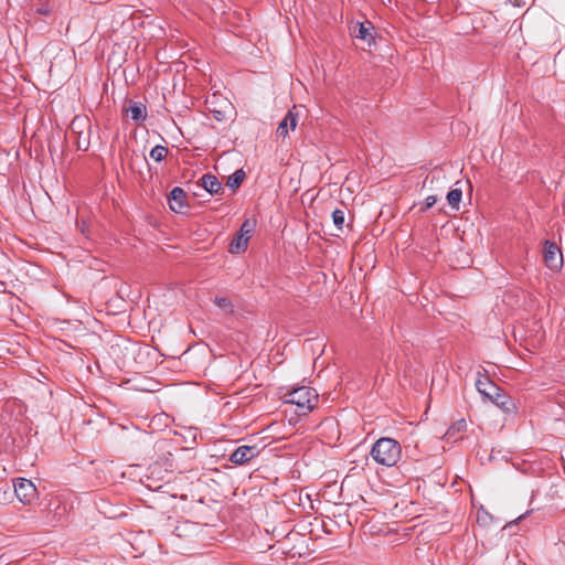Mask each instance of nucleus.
Returning a JSON list of instances; mask_svg holds the SVG:
<instances>
[{
	"mask_svg": "<svg viewBox=\"0 0 565 565\" xmlns=\"http://www.w3.org/2000/svg\"><path fill=\"white\" fill-rule=\"evenodd\" d=\"M200 185L210 194H218L223 189L218 179L211 173L202 175L200 179Z\"/></svg>",
	"mask_w": 565,
	"mask_h": 565,
	"instance_id": "obj_9",
	"label": "nucleus"
},
{
	"mask_svg": "<svg viewBox=\"0 0 565 565\" xmlns=\"http://www.w3.org/2000/svg\"><path fill=\"white\" fill-rule=\"evenodd\" d=\"M214 117H215V119H217V120H222V119H223V114H222V111H214Z\"/></svg>",
	"mask_w": 565,
	"mask_h": 565,
	"instance_id": "obj_23",
	"label": "nucleus"
},
{
	"mask_svg": "<svg viewBox=\"0 0 565 565\" xmlns=\"http://www.w3.org/2000/svg\"><path fill=\"white\" fill-rule=\"evenodd\" d=\"M462 192L460 189H452L447 194L448 204L456 210H459Z\"/></svg>",
	"mask_w": 565,
	"mask_h": 565,
	"instance_id": "obj_15",
	"label": "nucleus"
},
{
	"mask_svg": "<svg viewBox=\"0 0 565 565\" xmlns=\"http://www.w3.org/2000/svg\"><path fill=\"white\" fill-rule=\"evenodd\" d=\"M437 202V196L436 195H429L426 198L425 200V210L427 209H430L431 206H434Z\"/></svg>",
	"mask_w": 565,
	"mask_h": 565,
	"instance_id": "obj_20",
	"label": "nucleus"
},
{
	"mask_svg": "<svg viewBox=\"0 0 565 565\" xmlns=\"http://www.w3.org/2000/svg\"><path fill=\"white\" fill-rule=\"evenodd\" d=\"M38 12L43 14V15H46V14L50 13V9L46 8V7H43V8L38 9Z\"/></svg>",
	"mask_w": 565,
	"mask_h": 565,
	"instance_id": "obj_22",
	"label": "nucleus"
},
{
	"mask_svg": "<svg viewBox=\"0 0 565 565\" xmlns=\"http://www.w3.org/2000/svg\"><path fill=\"white\" fill-rule=\"evenodd\" d=\"M244 179L245 172L242 169L236 170L232 175L228 177L226 185L230 186L233 191H235L241 186Z\"/></svg>",
	"mask_w": 565,
	"mask_h": 565,
	"instance_id": "obj_14",
	"label": "nucleus"
},
{
	"mask_svg": "<svg viewBox=\"0 0 565 565\" xmlns=\"http://www.w3.org/2000/svg\"><path fill=\"white\" fill-rule=\"evenodd\" d=\"M9 489L0 487V503H4L9 498Z\"/></svg>",
	"mask_w": 565,
	"mask_h": 565,
	"instance_id": "obj_21",
	"label": "nucleus"
},
{
	"mask_svg": "<svg viewBox=\"0 0 565 565\" xmlns=\"http://www.w3.org/2000/svg\"><path fill=\"white\" fill-rule=\"evenodd\" d=\"M476 387L480 394H482L486 398H488L498 407H507V396L502 393V390L497 384H494L488 376L478 379L476 381Z\"/></svg>",
	"mask_w": 565,
	"mask_h": 565,
	"instance_id": "obj_3",
	"label": "nucleus"
},
{
	"mask_svg": "<svg viewBox=\"0 0 565 565\" xmlns=\"http://www.w3.org/2000/svg\"><path fill=\"white\" fill-rule=\"evenodd\" d=\"M169 206L175 213H183L184 209L188 206L186 194L183 189L177 186L170 192Z\"/></svg>",
	"mask_w": 565,
	"mask_h": 565,
	"instance_id": "obj_7",
	"label": "nucleus"
},
{
	"mask_svg": "<svg viewBox=\"0 0 565 565\" xmlns=\"http://www.w3.org/2000/svg\"><path fill=\"white\" fill-rule=\"evenodd\" d=\"M17 498L23 504H32L38 499V490L31 480L19 478L13 482Z\"/></svg>",
	"mask_w": 565,
	"mask_h": 565,
	"instance_id": "obj_4",
	"label": "nucleus"
},
{
	"mask_svg": "<svg viewBox=\"0 0 565 565\" xmlns=\"http://www.w3.org/2000/svg\"><path fill=\"white\" fill-rule=\"evenodd\" d=\"M78 147L82 148L83 150H87V145L82 147L81 143H79Z\"/></svg>",
	"mask_w": 565,
	"mask_h": 565,
	"instance_id": "obj_26",
	"label": "nucleus"
},
{
	"mask_svg": "<svg viewBox=\"0 0 565 565\" xmlns=\"http://www.w3.org/2000/svg\"><path fill=\"white\" fill-rule=\"evenodd\" d=\"M259 454L256 446H239L230 457L235 465H244L255 458Z\"/></svg>",
	"mask_w": 565,
	"mask_h": 565,
	"instance_id": "obj_6",
	"label": "nucleus"
},
{
	"mask_svg": "<svg viewBox=\"0 0 565 565\" xmlns=\"http://www.w3.org/2000/svg\"><path fill=\"white\" fill-rule=\"evenodd\" d=\"M168 148L163 146H156L150 151V157L156 161H161L167 157Z\"/></svg>",
	"mask_w": 565,
	"mask_h": 565,
	"instance_id": "obj_18",
	"label": "nucleus"
},
{
	"mask_svg": "<svg viewBox=\"0 0 565 565\" xmlns=\"http://www.w3.org/2000/svg\"><path fill=\"white\" fill-rule=\"evenodd\" d=\"M524 518V514L520 515L515 521L514 523H516L519 520L523 519Z\"/></svg>",
	"mask_w": 565,
	"mask_h": 565,
	"instance_id": "obj_25",
	"label": "nucleus"
},
{
	"mask_svg": "<svg viewBox=\"0 0 565 565\" xmlns=\"http://www.w3.org/2000/svg\"><path fill=\"white\" fill-rule=\"evenodd\" d=\"M248 238L243 236V234H238L233 238L230 244V252L232 254H241L246 250L248 245Z\"/></svg>",
	"mask_w": 565,
	"mask_h": 565,
	"instance_id": "obj_13",
	"label": "nucleus"
},
{
	"mask_svg": "<svg viewBox=\"0 0 565 565\" xmlns=\"http://www.w3.org/2000/svg\"><path fill=\"white\" fill-rule=\"evenodd\" d=\"M373 26L371 22L366 21L364 23H360L354 29V36L356 39L365 41L369 45L373 42V35H372Z\"/></svg>",
	"mask_w": 565,
	"mask_h": 565,
	"instance_id": "obj_11",
	"label": "nucleus"
},
{
	"mask_svg": "<svg viewBox=\"0 0 565 565\" xmlns=\"http://www.w3.org/2000/svg\"><path fill=\"white\" fill-rule=\"evenodd\" d=\"M285 402L296 405L299 415H305L318 404V393L309 386L297 387L285 395Z\"/></svg>",
	"mask_w": 565,
	"mask_h": 565,
	"instance_id": "obj_2",
	"label": "nucleus"
},
{
	"mask_svg": "<svg viewBox=\"0 0 565 565\" xmlns=\"http://www.w3.org/2000/svg\"><path fill=\"white\" fill-rule=\"evenodd\" d=\"M332 221H333V224L337 227V230L342 232L343 231L344 221H345V213H344V211L335 209L332 212Z\"/></svg>",
	"mask_w": 565,
	"mask_h": 565,
	"instance_id": "obj_17",
	"label": "nucleus"
},
{
	"mask_svg": "<svg viewBox=\"0 0 565 565\" xmlns=\"http://www.w3.org/2000/svg\"><path fill=\"white\" fill-rule=\"evenodd\" d=\"M125 111L136 122H142L147 117V109L142 103H131Z\"/></svg>",
	"mask_w": 565,
	"mask_h": 565,
	"instance_id": "obj_10",
	"label": "nucleus"
},
{
	"mask_svg": "<svg viewBox=\"0 0 565 565\" xmlns=\"http://www.w3.org/2000/svg\"><path fill=\"white\" fill-rule=\"evenodd\" d=\"M253 228H254L253 222H250L249 220H246L242 224L238 234H243V236H245L246 238L249 239L250 238V233L253 232Z\"/></svg>",
	"mask_w": 565,
	"mask_h": 565,
	"instance_id": "obj_19",
	"label": "nucleus"
},
{
	"mask_svg": "<svg viewBox=\"0 0 565 565\" xmlns=\"http://www.w3.org/2000/svg\"><path fill=\"white\" fill-rule=\"evenodd\" d=\"M297 115L292 110H289L284 119L279 122L277 128V137L286 138L289 129L294 130L297 127Z\"/></svg>",
	"mask_w": 565,
	"mask_h": 565,
	"instance_id": "obj_8",
	"label": "nucleus"
},
{
	"mask_svg": "<svg viewBox=\"0 0 565 565\" xmlns=\"http://www.w3.org/2000/svg\"><path fill=\"white\" fill-rule=\"evenodd\" d=\"M510 2H512L514 6H520L518 0H509Z\"/></svg>",
	"mask_w": 565,
	"mask_h": 565,
	"instance_id": "obj_24",
	"label": "nucleus"
},
{
	"mask_svg": "<svg viewBox=\"0 0 565 565\" xmlns=\"http://www.w3.org/2000/svg\"><path fill=\"white\" fill-rule=\"evenodd\" d=\"M467 428V423L463 418L457 420L456 423H454L447 430V433L445 434V437L448 441L450 440H454L456 441L457 439L460 438V434L463 433Z\"/></svg>",
	"mask_w": 565,
	"mask_h": 565,
	"instance_id": "obj_12",
	"label": "nucleus"
},
{
	"mask_svg": "<svg viewBox=\"0 0 565 565\" xmlns=\"http://www.w3.org/2000/svg\"><path fill=\"white\" fill-rule=\"evenodd\" d=\"M370 455L376 463L394 467L402 457V447L397 440L382 437L373 444Z\"/></svg>",
	"mask_w": 565,
	"mask_h": 565,
	"instance_id": "obj_1",
	"label": "nucleus"
},
{
	"mask_svg": "<svg viewBox=\"0 0 565 565\" xmlns=\"http://www.w3.org/2000/svg\"><path fill=\"white\" fill-rule=\"evenodd\" d=\"M543 262L547 268L557 271L563 266V254L558 246L550 241L544 242Z\"/></svg>",
	"mask_w": 565,
	"mask_h": 565,
	"instance_id": "obj_5",
	"label": "nucleus"
},
{
	"mask_svg": "<svg viewBox=\"0 0 565 565\" xmlns=\"http://www.w3.org/2000/svg\"><path fill=\"white\" fill-rule=\"evenodd\" d=\"M214 303L225 313H232L234 311V305L227 297H215Z\"/></svg>",
	"mask_w": 565,
	"mask_h": 565,
	"instance_id": "obj_16",
	"label": "nucleus"
}]
</instances>
